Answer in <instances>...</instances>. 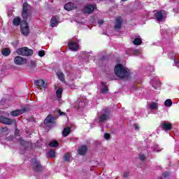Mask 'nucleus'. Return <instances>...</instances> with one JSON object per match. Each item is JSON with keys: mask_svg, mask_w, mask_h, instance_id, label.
<instances>
[{"mask_svg": "<svg viewBox=\"0 0 179 179\" xmlns=\"http://www.w3.org/2000/svg\"><path fill=\"white\" fill-rule=\"evenodd\" d=\"M30 5L27 3H24L22 6V17L23 20L21 22L20 30L23 36H29L30 31L29 29V25L27 24L28 19H30L31 13H30Z\"/></svg>", "mask_w": 179, "mask_h": 179, "instance_id": "obj_1", "label": "nucleus"}, {"mask_svg": "<svg viewBox=\"0 0 179 179\" xmlns=\"http://www.w3.org/2000/svg\"><path fill=\"white\" fill-rule=\"evenodd\" d=\"M115 74L120 79H124L129 77V71L122 64H117L115 66Z\"/></svg>", "mask_w": 179, "mask_h": 179, "instance_id": "obj_2", "label": "nucleus"}, {"mask_svg": "<svg viewBox=\"0 0 179 179\" xmlns=\"http://www.w3.org/2000/svg\"><path fill=\"white\" fill-rule=\"evenodd\" d=\"M18 55H22L23 57H30L33 55V50L28 49L27 47L21 48L16 51Z\"/></svg>", "mask_w": 179, "mask_h": 179, "instance_id": "obj_3", "label": "nucleus"}, {"mask_svg": "<svg viewBox=\"0 0 179 179\" xmlns=\"http://www.w3.org/2000/svg\"><path fill=\"white\" fill-rule=\"evenodd\" d=\"M166 17H167V13L164 10L157 11L155 14V18L157 22H163Z\"/></svg>", "mask_w": 179, "mask_h": 179, "instance_id": "obj_4", "label": "nucleus"}, {"mask_svg": "<svg viewBox=\"0 0 179 179\" xmlns=\"http://www.w3.org/2000/svg\"><path fill=\"white\" fill-rule=\"evenodd\" d=\"M108 118H110V112L108 111V109H103L99 119L100 124L105 122Z\"/></svg>", "mask_w": 179, "mask_h": 179, "instance_id": "obj_5", "label": "nucleus"}, {"mask_svg": "<svg viewBox=\"0 0 179 179\" xmlns=\"http://www.w3.org/2000/svg\"><path fill=\"white\" fill-rule=\"evenodd\" d=\"M31 164L34 167V169L36 171L38 172V171H43V170H44V167L41 166L40 161L37 160L36 158L31 160Z\"/></svg>", "mask_w": 179, "mask_h": 179, "instance_id": "obj_6", "label": "nucleus"}, {"mask_svg": "<svg viewBox=\"0 0 179 179\" xmlns=\"http://www.w3.org/2000/svg\"><path fill=\"white\" fill-rule=\"evenodd\" d=\"M87 103V99L86 97H82L78 99L76 102V108H83L85 106Z\"/></svg>", "mask_w": 179, "mask_h": 179, "instance_id": "obj_7", "label": "nucleus"}, {"mask_svg": "<svg viewBox=\"0 0 179 179\" xmlns=\"http://www.w3.org/2000/svg\"><path fill=\"white\" fill-rule=\"evenodd\" d=\"M29 110V108H27L26 106L22 107L20 110H13L10 113V115L12 117H19V115H22V114H24V113L27 112Z\"/></svg>", "mask_w": 179, "mask_h": 179, "instance_id": "obj_8", "label": "nucleus"}, {"mask_svg": "<svg viewBox=\"0 0 179 179\" xmlns=\"http://www.w3.org/2000/svg\"><path fill=\"white\" fill-rule=\"evenodd\" d=\"M14 63L15 65H24V64H27V59L20 56H17L14 59Z\"/></svg>", "mask_w": 179, "mask_h": 179, "instance_id": "obj_9", "label": "nucleus"}, {"mask_svg": "<svg viewBox=\"0 0 179 179\" xmlns=\"http://www.w3.org/2000/svg\"><path fill=\"white\" fill-rule=\"evenodd\" d=\"M15 136L17 139L18 142L22 145L26 146L29 143L27 141H24L22 138H20V134L19 133V130L17 129L15 131Z\"/></svg>", "mask_w": 179, "mask_h": 179, "instance_id": "obj_10", "label": "nucleus"}, {"mask_svg": "<svg viewBox=\"0 0 179 179\" xmlns=\"http://www.w3.org/2000/svg\"><path fill=\"white\" fill-rule=\"evenodd\" d=\"M95 9H96V6L89 4L84 7L83 12L84 13H87L89 15L92 13V12H93V10H94Z\"/></svg>", "mask_w": 179, "mask_h": 179, "instance_id": "obj_11", "label": "nucleus"}, {"mask_svg": "<svg viewBox=\"0 0 179 179\" xmlns=\"http://www.w3.org/2000/svg\"><path fill=\"white\" fill-rule=\"evenodd\" d=\"M54 121H55V117L51 115H48V117L44 120V124L47 127H50L52 124H54Z\"/></svg>", "mask_w": 179, "mask_h": 179, "instance_id": "obj_12", "label": "nucleus"}, {"mask_svg": "<svg viewBox=\"0 0 179 179\" xmlns=\"http://www.w3.org/2000/svg\"><path fill=\"white\" fill-rule=\"evenodd\" d=\"M122 17H117L115 21V30H120L121 29V26H122Z\"/></svg>", "mask_w": 179, "mask_h": 179, "instance_id": "obj_13", "label": "nucleus"}, {"mask_svg": "<svg viewBox=\"0 0 179 179\" xmlns=\"http://www.w3.org/2000/svg\"><path fill=\"white\" fill-rule=\"evenodd\" d=\"M59 24V16H53L50 20V27H57Z\"/></svg>", "mask_w": 179, "mask_h": 179, "instance_id": "obj_14", "label": "nucleus"}, {"mask_svg": "<svg viewBox=\"0 0 179 179\" xmlns=\"http://www.w3.org/2000/svg\"><path fill=\"white\" fill-rule=\"evenodd\" d=\"M0 122L6 125H12L13 121L10 118H6L3 116H0Z\"/></svg>", "mask_w": 179, "mask_h": 179, "instance_id": "obj_15", "label": "nucleus"}, {"mask_svg": "<svg viewBox=\"0 0 179 179\" xmlns=\"http://www.w3.org/2000/svg\"><path fill=\"white\" fill-rule=\"evenodd\" d=\"M150 83L152 87H154L155 89H159V87H160V86L162 85V84L160 83V81L157 78H154L151 80Z\"/></svg>", "mask_w": 179, "mask_h": 179, "instance_id": "obj_16", "label": "nucleus"}, {"mask_svg": "<svg viewBox=\"0 0 179 179\" xmlns=\"http://www.w3.org/2000/svg\"><path fill=\"white\" fill-rule=\"evenodd\" d=\"M64 9L66 10H73V9H76V5L72 2H69L65 4Z\"/></svg>", "mask_w": 179, "mask_h": 179, "instance_id": "obj_17", "label": "nucleus"}, {"mask_svg": "<svg viewBox=\"0 0 179 179\" xmlns=\"http://www.w3.org/2000/svg\"><path fill=\"white\" fill-rule=\"evenodd\" d=\"M35 84L39 87H43V89H45V87H47V83H45L44 80H37L35 81Z\"/></svg>", "mask_w": 179, "mask_h": 179, "instance_id": "obj_18", "label": "nucleus"}, {"mask_svg": "<svg viewBox=\"0 0 179 179\" xmlns=\"http://www.w3.org/2000/svg\"><path fill=\"white\" fill-rule=\"evenodd\" d=\"M69 48L71 51H76L79 48V45L76 42H71L69 44Z\"/></svg>", "mask_w": 179, "mask_h": 179, "instance_id": "obj_19", "label": "nucleus"}, {"mask_svg": "<svg viewBox=\"0 0 179 179\" xmlns=\"http://www.w3.org/2000/svg\"><path fill=\"white\" fill-rule=\"evenodd\" d=\"M78 155H80L81 156H83L87 152V147L86 145H81L78 148Z\"/></svg>", "mask_w": 179, "mask_h": 179, "instance_id": "obj_20", "label": "nucleus"}, {"mask_svg": "<svg viewBox=\"0 0 179 179\" xmlns=\"http://www.w3.org/2000/svg\"><path fill=\"white\" fill-rule=\"evenodd\" d=\"M148 152H149V150H148L147 152H145V151H142V152H141L138 155L139 160H141V162H143L144 160H145L146 159V156H148V155H149Z\"/></svg>", "mask_w": 179, "mask_h": 179, "instance_id": "obj_21", "label": "nucleus"}, {"mask_svg": "<svg viewBox=\"0 0 179 179\" xmlns=\"http://www.w3.org/2000/svg\"><path fill=\"white\" fill-rule=\"evenodd\" d=\"M162 128L164 131H170L171 129V124L164 122L162 124Z\"/></svg>", "mask_w": 179, "mask_h": 179, "instance_id": "obj_22", "label": "nucleus"}, {"mask_svg": "<svg viewBox=\"0 0 179 179\" xmlns=\"http://www.w3.org/2000/svg\"><path fill=\"white\" fill-rule=\"evenodd\" d=\"M101 85L102 86V88L101 89V94H106L108 92V87L106 86V84L104 83H101Z\"/></svg>", "mask_w": 179, "mask_h": 179, "instance_id": "obj_23", "label": "nucleus"}, {"mask_svg": "<svg viewBox=\"0 0 179 179\" xmlns=\"http://www.w3.org/2000/svg\"><path fill=\"white\" fill-rule=\"evenodd\" d=\"M133 44H134V45H141L142 44V39L141 38V36L135 38L133 41Z\"/></svg>", "mask_w": 179, "mask_h": 179, "instance_id": "obj_24", "label": "nucleus"}, {"mask_svg": "<svg viewBox=\"0 0 179 179\" xmlns=\"http://www.w3.org/2000/svg\"><path fill=\"white\" fill-rule=\"evenodd\" d=\"M57 76L58 79L61 80V82H65V75H64L62 72L58 71L57 73Z\"/></svg>", "mask_w": 179, "mask_h": 179, "instance_id": "obj_25", "label": "nucleus"}, {"mask_svg": "<svg viewBox=\"0 0 179 179\" xmlns=\"http://www.w3.org/2000/svg\"><path fill=\"white\" fill-rule=\"evenodd\" d=\"M13 24L14 26H19L20 24H22V21L19 17H17L13 19Z\"/></svg>", "mask_w": 179, "mask_h": 179, "instance_id": "obj_26", "label": "nucleus"}, {"mask_svg": "<svg viewBox=\"0 0 179 179\" xmlns=\"http://www.w3.org/2000/svg\"><path fill=\"white\" fill-rule=\"evenodd\" d=\"M1 53L4 57H8L10 55V50H9V48H4L2 50Z\"/></svg>", "mask_w": 179, "mask_h": 179, "instance_id": "obj_27", "label": "nucleus"}, {"mask_svg": "<svg viewBox=\"0 0 179 179\" xmlns=\"http://www.w3.org/2000/svg\"><path fill=\"white\" fill-rule=\"evenodd\" d=\"M62 88H58L56 91V96L59 100L62 97Z\"/></svg>", "mask_w": 179, "mask_h": 179, "instance_id": "obj_28", "label": "nucleus"}, {"mask_svg": "<svg viewBox=\"0 0 179 179\" xmlns=\"http://www.w3.org/2000/svg\"><path fill=\"white\" fill-rule=\"evenodd\" d=\"M69 134H71V129H69V127H66L63 130V136L66 137L68 136V135H69Z\"/></svg>", "mask_w": 179, "mask_h": 179, "instance_id": "obj_29", "label": "nucleus"}, {"mask_svg": "<svg viewBox=\"0 0 179 179\" xmlns=\"http://www.w3.org/2000/svg\"><path fill=\"white\" fill-rule=\"evenodd\" d=\"M163 148H160L158 145H154L152 146L153 152H161Z\"/></svg>", "mask_w": 179, "mask_h": 179, "instance_id": "obj_30", "label": "nucleus"}, {"mask_svg": "<svg viewBox=\"0 0 179 179\" xmlns=\"http://www.w3.org/2000/svg\"><path fill=\"white\" fill-rule=\"evenodd\" d=\"M164 104L166 107H171V106H173V101H171V99H166Z\"/></svg>", "mask_w": 179, "mask_h": 179, "instance_id": "obj_31", "label": "nucleus"}, {"mask_svg": "<svg viewBox=\"0 0 179 179\" xmlns=\"http://www.w3.org/2000/svg\"><path fill=\"white\" fill-rule=\"evenodd\" d=\"M50 148H57L58 146V142L56 141H52L49 143Z\"/></svg>", "mask_w": 179, "mask_h": 179, "instance_id": "obj_32", "label": "nucleus"}, {"mask_svg": "<svg viewBox=\"0 0 179 179\" xmlns=\"http://www.w3.org/2000/svg\"><path fill=\"white\" fill-rule=\"evenodd\" d=\"M150 108H151V110H157V103L156 102H152L150 105Z\"/></svg>", "mask_w": 179, "mask_h": 179, "instance_id": "obj_33", "label": "nucleus"}, {"mask_svg": "<svg viewBox=\"0 0 179 179\" xmlns=\"http://www.w3.org/2000/svg\"><path fill=\"white\" fill-rule=\"evenodd\" d=\"M64 162H69L71 160V155L69 153H66L64 156Z\"/></svg>", "mask_w": 179, "mask_h": 179, "instance_id": "obj_34", "label": "nucleus"}, {"mask_svg": "<svg viewBox=\"0 0 179 179\" xmlns=\"http://www.w3.org/2000/svg\"><path fill=\"white\" fill-rule=\"evenodd\" d=\"M48 157H55V151L50 150L48 152Z\"/></svg>", "mask_w": 179, "mask_h": 179, "instance_id": "obj_35", "label": "nucleus"}, {"mask_svg": "<svg viewBox=\"0 0 179 179\" xmlns=\"http://www.w3.org/2000/svg\"><path fill=\"white\" fill-rule=\"evenodd\" d=\"M38 55L39 57H44L45 55V52H44V50H41L38 52Z\"/></svg>", "mask_w": 179, "mask_h": 179, "instance_id": "obj_36", "label": "nucleus"}, {"mask_svg": "<svg viewBox=\"0 0 179 179\" xmlns=\"http://www.w3.org/2000/svg\"><path fill=\"white\" fill-rule=\"evenodd\" d=\"M6 103V99L5 98L1 99V100L0 101V104L1 106H5Z\"/></svg>", "mask_w": 179, "mask_h": 179, "instance_id": "obj_37", "label": "nucleus"}, {"mask_svg": "<svg viewBox=\"0 0 179 179\" xmlns=\"http://www.w3.org/2000/svg\"><path fill=\"white\" fill-rule=\"evenodd\" d=\"M169 176H170V173H169V172H164L162 174L163 178H167L169 177Z\"/></svg>", "mask_w": 179, "mask_h": 179, "instance_id": "obj_38", "label": "nucleus"}, {"mask_svg": "<svg viewBox=\"0 0 179 179\" xmlns=\"http://www.w3.org/2000/svg\"><path fill=\"white\" fill-rule=\"evenodd\" d=\"M103 136H104V138L106 140L110 139V134L108 133H106Z\"/></svg>", "mask_w": 179, "mask_h": 179, "instance_id": "obj_39", "label": "nucleus"}, {"mask_svg": "<svg viewBox=\"0 0 179 179\" xmlns=\"http://www.w3.org/2000/svg\"><path fill=\"white\" fill-rule=\"evenodd\" d=\"M124 178H127V177H129V172H124L123 174Z\"/></svg>", "mask_w": 179, "mask_h": 179, "instance_id": "obj_40", "label": "nucleus"}, {"mask_svg": "<svg viewBox=\"0 0 179 179\" xmlns=\"http://www.w3.org/2000/svg\"><path fill=\"white\" fill-rule=\"evenodd\" d=\"M135 131H139V126L136 124H134Z\"/></svg>", "mask_w": 179, "mask_h": 179, "instance_id": "obj_41", "label": "nucleus"}, {"mask_svg": "<svg viewBox=\"0 0 179 179\" xmlns=\"http://www.w3.org/2000/svg\"><path fill=\"white\" fill-rule=\"evenodd\" d=\"M103 23H104V21L103 20H98V24H99V26H101V24H103Z\"/></svg>", "mask_w": 179, "mask_h": 179, "instance_id": "obj_42", "label": "nucleus"}, {"mask_svg": "<svg viewBox=\"0 0 179 179\" xmlns=\"http://www.w3.org/2000/svg\"><path fill=\"white\" fill-rule=\"evenodd\" d=\"M6 141H13V136H10V137H7Z\"/></svg>", "mask_w": 179, "mask_h": 179, "instance_id": "obj_43", "label": "nucleus"}, {"mask_svg": "<svg viewBox=\"0 0 179 179\" xmlns=\"http://www.w3.org/2000/svg\"><path fill=\"white\" fill-rule=\"evenodd\" d=\"M58 113H59V115H65V113L62 112V111L60 110V109L58 110Z\"/></svg>", "mask_w": 179, "mask_h": 179, "instance_id": "obj_44", "label": "nucleus"}, {"mask_svg": "<svg viewBox=\"0 0 179 179\" xmlns=\"http://www.w3.org/2000/svg\"><path fill=\"white\" fill-rule=\"evenodd\" d=\"M83 54H84V55H85L86 57H90V55H89V53L86 52H83Z\"/></svg>", "mask_w": 179, "mask_h": 179, "instance_id": "obj_45", "label": "nucleus"}, {"mask_svg": "<svg viewBox=\"0 0 179 179\" xmlns=\"http://www.w3.org/2000/svg\"><path fill=\"white\" fill-rule=\"evenodd\" d=\"M179 64V60L178 61H175V65L176 66H177V65H178Z\"/></svg>", "mask_w": 179, "mask_h": 179, "instance_id": "obj_46", "label": "nucleus"}, {"mask_svg": "<svg viewBox=\"0 0 179 179\" xmlns=\"http://www.w3.org/2000/svg\"><path fill=\"white\" fill-rule=\"evenodd\" d=\"M3 131H8L7 128H3L2 131L3 132Z\"/></svg>", "mask_w": 179, "mask_h": 179, "instance_id": "obj_47", "label": "nucleus"}, {"mask_svg": "<svg viewBox=\"0 0 179 179\" xmlns=\"http://www.w3.org/2000/svg\"><path fill=\"white\" fill-rule=\"evenodd\" d=\"M170 58H171V59H175V57H174V55H173V56H172V57H171Z\"/></svg>", "mask_w": 179, "mask_h": 179, "instance_id": "obj_48", "label": "nucleus"}, {"mask_svg": "<svg viewBox=\"0 0 179 179\" xmlns=\"http://www.w3.org/2000/svg\"><path fill=\"white\" fill-rule=\"evenodd\" d=\"M6 117H9V113H6Z\"/></svg>", "mask_w": 179, "mask_h": 179, "instance_id": "obj_49", "label": "nucleus"}, {"mask_svg": "<svg viewBox=\"0 0 179 179\" xmlns=\"http://www.w3.org/2000/svg\"><path fill=\"white\" fill-rule=\"evenodd\" d=\"M121 1H122V2H125V1H127V0H121Z\"/></svg>", "mask_w": 179, "mask_h": 179, "instance_id": "obj_50", "label": "nucleus"}, {"mask_svg": "<svg viewBox=\"0 0 179 179\" xmlns=\"http://www.w3.org/2000/svg\"><path fill=\"white\" fill-rule=\"evenodd\" d=\"M159 179H161V178H159Z\"/></svg>", "mask_w": 179, "mask_h": 179, "instance_id": "obj_51", "label": "nucleus"}]
</instances>
